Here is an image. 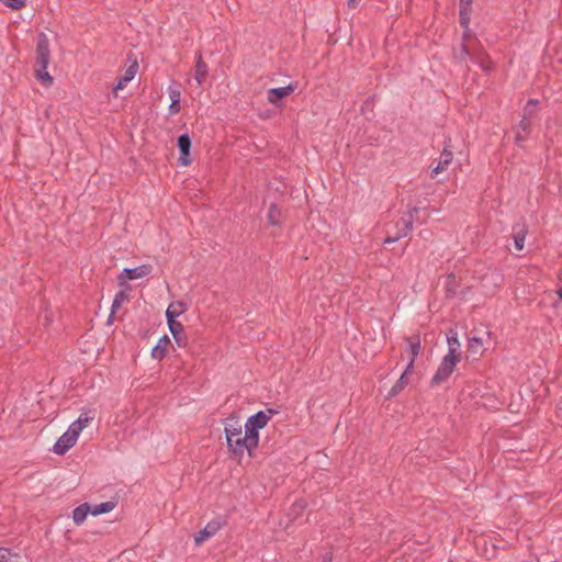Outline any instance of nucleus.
<instances>
[{
    "label": "nucleus",
    "mask_w": 562,
    "mask_h": 562,
    "mask_svg": "<svg viewBox=\"0 0 562 562\" xmlns=\"http://www.w3.org/2000/svg\"><path fill=\"white\" fill-rule=\"evenodd\" d=\"M278 414V409L267 408L249 416L245 423L237 416L226 417L223 427L229 456L239 461L246 456L254 457L259 446V431Z\"/></svg>",
    "instance_id": "f257e3e1"
},
{
    "label": "nucleus",
    "mask_w": 562,
    "mask_h": 562,
    "mask_svg": "<svg viewBox=\"0 0 562 562\" xmlns=\"http://www.w3.org/2000/svg\"><path fill=\"white\" fill-rule=\"evenodd\" d=\"M94 414L92 411H83L78 418L74 420L67 430L56 440L52 451L57 456L66 454L72 447L76 446L80 434L92 423Z\"/></svg>",
    "instance_id": "f03ea898"
},
{
    "label": "nucleus",
    "mask_w": 562,
    "mask_h": 562,
    "mask_svg": "<svg viewBox=\"0 0 562 562\" xmlns=\"http://www.w3.org/2000/svg\"><path fill=\"white\" fill-rule=\"evenodd\" d=\"M459 362H460V359L446 355L441 359L435 374L431 378V381H430L431 385L437 386V385L445 383L450 378V375L453 373V371Z\"/></svg>",
    "instance_id": "7ed1b4c3"
},
{
    "label": "nucleus",
    "mask_w": 562,
    "mask_h": 562,
    "mask_svg": "<svg viewBox=\"0 0 562 562\" xmlns=\"http://www.w3.org/2000/svg\"><path fill=\"white\" fill-rule=\"evenodd\" d=\"M139 71V65L136 58L128 57L127 65L125 66L123 74L119 76L116 83L112 89L113 95L116 98L119 92L124 90L131 81L135 79Z\"/></svg>",
    "instance_id": "20e7f679"
},
{
    "label": "nucleus",
    "mask_w": 562,
    "mask_h": 562,
    "mask_svg": "<svg viewBox=\"0 0 562 562\" xmlns=\"http://www.w3.org/2000/svg\"><path fill=\"white\" fill-rule=\"evenodd\" d=\"M151 271L153 267L149 263L140 265L135 268H125L117 276L119 286L126 288L130 281L146 278Z\"/></svg>",
    "instance_id": "39448f33"
},
{
    "label": "nucleus",
    "mask_w": 562,
    "mask_h": 562,
    "mask_svg": "<svg viewBox=\"0 0 562 562\" xmlns=\"http://www.w3.org/2000/svg\"><path fill=\"white\" fill-rule=\"evenodd\" d=\"M297 88V82H290L284 87L271 88L267 90V102L277 108H281V100L291 95Z\"/></svg>",
    "instance_id": "423d86ee"
},
{
    "label": "nucleus",
    "mask_w": 562,
    "mask_h": 562,
    "mask_svg": "<svg viewBox=\"0 0 562 562\" xmlns=\"http://www.w3.org/2000/svg\"><path fill=\"white\" fill-rule=\"evenodd\" d=\"M50 61V48L48 37L41 33L36 40L34 65L48 66Z\"/></svg>",
    "instance_id": "0eeeda50"
},
{
    "label": "nucleus",
    "mask_w": 562,
    "mask_h": 562,
    "mask_svg": "<svg viewBox=\"0 0 562 562\" xmlns=\"http://www.w3.org/2000/svg\"><path fill=\"white\" fill-rule=\"evenodd\" d=\"M405 341L407 345V351H408V356H409V360H408V363L405 369L407 372H413L415 361L422 350V342H420V338L418 335L407 337Z\"/></svg>",
    "instance_id": "6e6552de"
},
{
    "label": "nucleus",
    "mask_w": 562,
    "mask_h": 562,
    "mask_svg": "<svg viewBox=\"0 0 562 562\" xmlns=\"http://www.w3.org/2000/svg\"><path fill=\"white\" fill-rule=\"evenodd\" d=\"M168 95L170 99V104L168 106L169 115H177L181 111V88L178 82H172L168 86Z\"/></svg>",
    "instance_id": "1a4fd4ad"
},
{
    "label": "nucleus",
    "mask_w": 562,
    "mask_h": 562,
    "mask_svg": "<svg viewBox=\"0 0 562 562\" xmlns=\"http://www.w3.org/2000/svg\"><path fill=\"white\" fill-rule=\"evenodd\" d=\"M177 146L180 150L179 164L183 167H188L192 164L190 156L191 138L189 134H182L178 137Z\"/></svg>",
    "instance_id": "9d476101"
},
{
    "label": "nucleus",
    "mask_w": 562,
    "mask_h": 562,
    "mask_svg": "<svg viewBox=\"0 0 562 562\" xmlns=\"http://www.w3.org/2000/svg\"><path fill=\"white\" fill-rule=\"evenodd\" d=\"M222 527V524L217 520H212L205 525V527L195 532L193 536V540L195 546H201L203 542L215 536Z\"/></svg>",
    "instance_id": "9b49d317"
},
{
    "label": "nucleus",
    "mask_w": 562,
    "mask_h": 562,
    "mask_svg": "<svg viewBox=\"0 0 562 562\" xmlns=\"http://www.w3.org/2000/svg\"><path fill=\"white\" fill-rule=\"evenodd\" d=\"M452 159H453L452 151L448 148H443L436 166H434L430 171V177L436 178L439 173L446 171L448 169V167L450 166V164L452 162Z\"/></svg>",
    "instance_id": "f8f14e48"
},
{
    "label": "nucleus",
    "mask_w": 562,
    "mask_h": 562,
    "mask_svg": "<svg viewBox=\"0 0 562 562\" xmlns=\"http://www.w3.org/2000/svg\"><path fill=\"white\" fill-rule=\"evenodd\" d=\"M189 308L188 304L183 301L171 302L166 310V319L169 322H178L177 317L181 316Z\"/></svg>",
    "instance_id": "ddd939ff"
},
{
    "label": "nucleus",
    "mask_w": 562,
    "mask_h": 562,
    "mask_svg": "<svg viewBox=\"0 0 562 562\" xmlns=\"http://www.w3.org/2000/svg\"><path fill=\"white\" fill-rule=\"evenodd\" d=\"M171 340L167 335L161 336L158 339L156 346L151 349L150 356L157 361H161L169 352Z\"/></svg>",
    "instance_id": "4468645a"
},
{
    "label": "nucleus",
    "mask_w": 562,
    "mask_h": 562,
    "mask_svg": "<svg viewBox=\"0 0 562 562\" xmlns=\"http://www.w3.org/2000/svg\"><path fill=\"white\" fill-rule=\"evenodd\" d=\"M209 76V66L201 53L195 55L194 80L202 85Z\"/></svg>",
    "instance_id": "2eb2a0df"
},
{
    "label": "nucleus",
    "mask_w": 562,
    "mask_h": 562,
    "mask_svg": "<svg viewBox=\"0 0 562 562\" xmlns=\"http://www.w3.org/2000/svg\"><path fill=\"white\" fill-rule=\"evenodd\" d=\"M169 331L171 333L176 344L178 347L187 346V337L184 335V327L180 322H169L167 323Z\"/></svg>",
    "instance_id": "dca6fc26"
},
{
    "label": "nucleus",
    "mask_w": 562,
    "mask_h": 562,
    "mask_svg": "<svg viewBox=\"0 0 562 562\" xmlns=\"http://www.w3.org/2000/svg\"><path fill=\"white\" fill-rule=\"evenodd\" d=\"M48 66L34 65L35 79L45 88H49L54 83V78L48 72Z\"/></svg>",
    "instance_id": "f3484780"
},
{
    "label": "nucleus",
    "mask_w": 562,
    "mask_h": 562,
    "mask_svg": "<svg viewBox=\"0 0 562 562\" xmlns=\"http://www.w3.org/2000/svg\"><path fill=\"white\" fill-rule=\"evenodd\" d=\"M448 344V352L447 356L460 359V341L458 338V334L454 330H451L447 336Z\"/></svg>",
    "instance_id": "a211bd4d"
},
{
    "label": "nucleus",
    "mask_w": 562,
    "mask_h": 562,
    "mask_svg": "<svg viewBox=\"0 0 562 562\" xmlns=\"http://www.w3.org/2000/svg\"><path fill=\"white\" fill-rule=\"evenodd\" d=\"M485 339L477 336H472L468 339V352L474 356H482L484 353Z\"/></svg>",
    "instance_id": "6ab92c4d"
},
{
    "label": "nucleus",
    "mask_w": 562,
    "mask_h": 562,
    "mask_svg": "<svg viewBox=\"0 0 562 562\" xmlns=\"http://www.w3.org/2000/svg\"><path fill=\"white\" fill-rule=\"evenodd\" d=\"M131 288L130 285H126V288H121V290L115 294L112 307H111V314L116 313L121 308V306L128 301Z\"/></svg>",
    "instance_id": "aec40b11"
},
{
    "label": "nucleus",
    "mask_w": 562,
    "mask_h": 562,
    "mask_svg": "<svg viewBox=\"0 0 562 562\" xmlns=\"http://www.w3.org/2000/svg\"><path fill=\"white\" fill-rule=\"evenodd\" d=\"M91 514V507L88 503L81 504L80 506L76 507L72 512V520L74 522L79 526L83 524V521L87 519L88 515Z\"/></svg>",
    "instance_id": "412c9836"
},
{
    "label": "nucleus",
    "mask_w": 562,
    "mask_h": 562,
    "mask_svg": "<svg viewBox=\"0 0 562 562\" xmlns=\"http://www.w3.org/2000/svg\"><path fill=\"white\" fill-rule=\"evenodd\" d=\"M282 211L277 204H271L268 212V222L273 226H279L282 223Z\"/></svg>",
    "instance_id": "4be33fe9"
},
{
    "label": "nucleus",
    "mask_w": 562,
    "mask_h": 562,
    "mask_svg": "<svg viewBox=\"0 0 562 562\" xmlns=\"http://www.w3.org/2000/svg\"><path fill=\"white\" fill-rule=\"evenodd\" d=\"M459 14L461 26L464 29V31H468L470 24L471 4L460 3Z\"/></svg>",
    "instance_id": "5701e85b"
},
{
    "label": "nucleus",
    "mask_w": 562,
    "mask_h": 562,
    "mask_svg": "<svg viewBox=\"0 0 562 562\" xmlns=\"http://www.w3.org/2000/svg\"><path fill=\"white\" fill-rule=\"evenodd\" d=\"M527 236V227L521 226L518 231L514 234V245L516 250L520 251L525 247V240Z\"/></svg>",
    "instance_id": "b1692460"
},
{
    "label": "nucleus",
    "mask_w": 562,
    "mask_h": 562,
    "mask_svg": "<svg viewBox=\"0 0 562 562\" xmlns=\"http://www.w3.org/2000/svg\"><path fill=\"white\" fill-rule=\"evenodd\" d=\"M114 507H115V503L114 502H104V503L94 505L91 508V515L98 516V515H101V514L110 513L111 510L114 509Z\"/></svg>",
    "instance_id": "393cba45"
},
{
    "label": "nucleus",
    "mask_w": 562,
    "mask_h": 562,
    "mask_svg": "<svg viewBox=\"0 0 562 562\" xmlns=\"http://www.w3.org/2000/svg\"><path fill=\"white\" fill-rule=\"evenodd\" d=\"M0 3L12 10H21L27 3V0H0Z\"/></svg>",
    "instance_id": "a878e982"
},
{
    "label": "nucleus",
    "mask_w": 562,
    "mask_h": 562,
    "mask_svg": "<svg viewBox=\"0 0 562 562\" xmlns=\"http://www.w3.org/2000/svg\"><path fill=\"white\" fill-rule=\"evenodd\" d=\"M16 558L18 555L11 549L0 547V562H13Z\"/></svg>",
    "instance_id": "bb28decb"
},
{
    "label": "nucleus",
    "mask_w": 562,
    "mask_h": 562,
    "mask_svg": "<svg viewBox=\"0 0 562 562\" xmlns=\"http://www.w3.org/2000/svg\"><path fill=\"white\" fill-rule=\"evenodd\" d=\"M537 109H538V100H535V99H530L526 106H525V116L528 114V115H532L533 113L537 112Z\"/></svg>",
    "instance_id": "cd10ccee"
},
{
    "label": "nucleus",
    "mask_w": 562,
    "mask_h": 562,
    "mask_svg": "<svg viewBox=\"0 0 562 562\" xmlns=\"http://www.w3.org/2000/svg\"><path fill=\"white\" fill-rule=\"evenodd\" d=\"M405 389L404 385H402L400 382H396L392 389L390 390V393H389V396L392 397V396H395L397 395L398 393H401L403 390Z\"/></svg>",
    "instance_id": "c85d7f7f"
},
{
    "label": "nucleus",
    "mask_w": 562,
    "mask_h": 562,
    "mask_svg": "<svg viewBox=\"0 0 562 562\" xmlns=\"http://www.w3.org/2000/svg\"><path fill=\"white\" fill-rule=\"evenodd\" d=\"M519 127L525 132L526 135H528L530 131V121L526 116H524V119L519 123Z\"/></svg>",
    "instance_id": "c756f323"
},
{
    "label": "nucleus",
    "mask_w": 562,
    "mask_h": 562,
    "mask_svg": "<svg viewBox=\"0 0 562 562\" xmlns=\"http://www.w3.org/2000/svg\"><path fill=\"white\" fill-rule=\"evenodd\" d=\"M409 374H412V372H407L405 369L397 382H400L402 385H404L406 387V385L408 384L407 378Z\"/></svg>",
    "instance_id": "7c9ffc66"
},
{
    "label": "nucleus",
    "mask_w": 562,
    "mask_h": 562,
    "mask_svg": "<svg viewBox=\"0 0 562 562\" xmlns=\"http://www.w3.org/2000/svg\"><path fill=\"white\" fill-rule=\"evenodd\" d=\"M321 562H333V554L327 552L322 555Z\"/></svg>",
    "instance_id": "2f4dec72"
},
{
    "label": "nucleus",
    "mask_w": 562,
    "mask_h": 562,
    "mask_svg": "<svg viewBox=\"0 0 562 562\" xmlns=\"http://www.w3.org/2000/svg\"><path fill=\"white\" fill-rule=\"evenodd\" d=\"M361 0H347V5L349 8H356L359 3H360Z\"/></svg>",
    "instance_id": "473e14b6"
},
{
    "label": "nucleus",
    "mask_w": 562,
    "mask_h": 562,
    "mask_svg": "<svg viewBox=\"0 0 562 562\" xmlns=\"http://www.w3.org/2000/svg\"><path fill=\"white\" fill-rule=\"evenodd\" d=\"M481 67H482L484 70H488V69L491 68V61L488 60L486 65H485L484 63H482Z\"/></svg>",
    "instance_id": "72a5a7b5"
},
{
    "label": "nucleus",
    "mask_w": 562,
    "mask_h": 562,
    "mask_svg": "<svg viewBox=\"0 0 562 562\" xmlns=\"http://www.w3.org/2000/svg\"><path fill=\"white\" fill-rule=\"evenodd\" d=\"M525 138H526V135H525V136H522V135H520V134H517V136H516V140H517V142H522V140H525Z\"/></svg>",
    "instance_id": "f704fd0d"
},
{
    "label": "nucleus",
    "mask_w": 562,
    "mask_h": 562,
    "mask_svg": "<svg viewBox=\"0 0 562 562\" xmlns=\"http://www.w3.org/2000/svg\"><path fill=\"white\" fill-rule=\"evenodd\" d=\"M557 294L558 296L562 300V284L559 286V289L557 290Z\"/></svg>",
    "instance_id": "c9c22d12"
},
{
    "label": "nucleus",
    "mask_w": 562,
    "mask_h": 562,
    "mask_svg": "<svg viewBox=\"0 0 562 562\" xmlns=\"http://www.w3.org/2000/svg\"><path fill=\"white\" fill-rule=\"evenodd\" d=\"M394 241H396V238H390V237H389V238H386V239H385V241H384V243H385V244H391V243H394Z\"/></svg>",
    "instance_id": "e433bc0d"
},
{
    "label": "nucleus",
    "mask_w": 562,
    "mask_h": 562,
    "mask_svg": "<svg viewBox=\"0 0 562 562\" xmlns=\"http://www.w3.org/2000/svg\"><path fill=\"white\" fill-rule=\"evenodd\" d=\"M460 3L472 4V0H460Z\"/></svg>",
    "instance_id": "4c0bfd02"
}]
</instances>
